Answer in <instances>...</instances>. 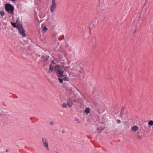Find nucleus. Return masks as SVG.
<instances>
[{"label":"nucleus","instance_id":"f257e3e1","mask_svg":"<svg viewBox=\"0 0 153 153\" xmlns=\"http://www.w3.org/2000/svg\"><path fill=\"white\" fill-rule=\"evenodd\" d=\"M69 67H65L64 65H56L54 67V70L56 73L59 82L62 83L63 80L68 81V78L67 76V74L64 71L69 72L68 69L70 68Z\"/></svg>","mask_w":153,"mask_h":153},{"label":"nucleus","instance_id":"f03ea898","mask_svg":"<svg viewBox=\"0 0 153 153\" xmlns=\"http://www.w3.org/2000/svg\"><path fill=\"white\" fill-rule=\"evenodd\" d=\"M5 9L6 11L11 16L13 14L14 7L11 4L7 3L5 4Z\"/></svg>","mask_w":153,"mask_h":153},{"label":"nucleus","instance_id":"7ed1b4c3","mask_svg":"<svg viewBox=\"0 0 153 153\" xmlns=\"http://www.w3.org/2000/svg\"><path fill=\"white\" fill-rule=\"evenodd\" d=\"M42 141L44 147L48 150H49V149L48 147V141L47 139L44 137L42 138Z\"/></svg>","mask_w":153,"mask_h":153},{"label":"nucleus","instance_id":"20e7f679","mask_svg":"<svg viewBox=\"0 0 153 153\" xmlns=\"http://www.w3.org/2000/svg\"><path fill=\"white\" fill-rule=\"evenodd\" d=\"M52 5L50 7V10L51 13H53L55 9L57 3L56 2V0H52Z\"/></svg>","mask_w":153,"mask_h":153},{"label":"nucleus","instance_id":"39448f33","mask_svg":"<svg viewBox=\"0 0 153 153\" xmlns=\"http://www.w3.org/2000/svg\"><path fill=\"white\" fill-rule=\"evenodd\" d=\"M17 28L18 29L19 33L22 35L23 37H25L26 36L25 33V30L22 26H19L17 27Z\"/></svg>","mask_w":153,"mask_h":153},{"label":"nucleus","instance_id":"423d86ee","mask_svg":"<svg viewBox=\"0 0 153 153\" xmlns=\"http://www.w3.org/2000/svg\"><path fill=\"white\" fill-rule=\"evenodd\" d=\"M73 100L70 98H69L67 100V104L69 108L72 107L73 104Z\"/></svg>","mask_w":153,"mask_h":153},{"label":"nucleus","instance_id":"0eeeda50","mask_svg":"<svg viewBox=\"0 0 153 153\" xmlns=\"http://www.w3.org/2000/svg\"><path fill=\"white\" fill-rule=\"evenodd\" d=\"M105 128V127L102 126L98 127L97 129V133H101Z\"/></svg>","mask_w":153,"mask_h":153},{"label":"nucleus","instance_id":"6e6552de","mask_svg":"<svg viewBox=\"0 0 153 153\" xmlns=\"http://www.w3.org/2000/svg\"><path fill=\"white\" fill-rule=\"evenodd\" d=\"M16 25L17 27H18V26H19V25H22V24L20 23V20L19 18H17L16 22Z\"/></svg>","mask_w":153,"mask_h":153},{"label":"nucleus","instance_id":"1a4fd4ad","mask_svg":"<svg viewBox=\"0 0 153 153\" xmlns=\"http://www.w3.org/2000/svg\"><path fill=\"white\" fill-rule=\"evenodd\" d=\"M138 129V127L137 126H133L131 128V130L133 131H136Z\"/></svg>","mask_w":153,"mask_h":153},{"label":"nucleus","instance_id":"9d476101","mask_svg":"<svg viewBox=\"0 0 153 153\" xmlns=\"http://www.w3.org/2000/svg\"><path fill=\"white\" fill-rule=\"evenodd\" d=\"M53 66L51 65H49V69L48 70V72L50 73H51L53 70Z\"/></svg>","mask_w":153,"mask_h":153},{"label":"nucleus","instance_id":"9b49d317","mask_svg":"<svg viewBox=\"0 0 153 153\" xmlns=\"http://www.w3.org/2000/svg\"><path fill=\"white\" fill-rule=\"evenodd\" d=\"M59 57L61 61H64L66 59L65 57V56H62L61 55H59Z\"/></svg>","mask_w":153,"mask_h":153},{"label":"nucleus","instance_id":"f8f14e48","mask_svg":"<svg viewBox=\"0 0 153 153\" xmlns=\"http://www.w3.org/2000/svg\"><path fill=\"white\" fill-rule=\"evenodd\" d=\"M124 108H125L124 107H122L121 111L120 112V117H121V118H122V116H123V110H124Z\"/></svg>","mask_w":153,"mask_h":153},{"label":"nucleus","instance_id":"ddd939ff","mask_svg":"<svg viewBox=\"0 0 153 153\" xmlns=\"http://www.w3.org/2000/svg\"><path fill=\"white\" fill-rule=\"evenodd\" d=\"M90 109L89 108H86L85 110V112L87 114L89 113Z\"/></svg>","mask_w":153,"mask_h":153},{"label":"nucleus","instance_id":"4468645a","mask_svg":"<svg viewBox=\"0 0 153 153\" xmlns=\"http://www.w3.org/2000/svg\"><path fill=\"white\" fill-rule=\"evenodd\" d=\"M124 124L126 126L127 128H128L129 127V124L127 122H124Z\"/></svg>","mask_w":153,"mask_h":153},{"label":"nucleus","instance_id":"2eb2a0df","mask_svg":"<svg viewBox=\"0 0 153 153\" xmlns=\"http://www.w3.org/2000/svg\"><path fill=\"white\" fill-rule=\"evenodd\" d=\"M62 108H67V104L65 103H63L62 105Z\"/></svg>","mask_w":153,"mask_h":153},{"label":"nucleus","instance_id":"dca6fc26","mask_svg":"<svg viewBox=\"0 0 153 153\" xmlns=\"http://www.w3.org/2000/svg\"><path fill=\"white\" fill-rule=\"evenodd\" d=\"M148 124L149 126H152L153 125V121L150 120L148 122Z\"/></svg>","mask_w":153,"mask_h":153},{"label":"nucleus","instance_id":"f3484780","mask_svg":"<svg viewBox=\"0 0 153 153\" xmlns=\"http://www.w3.org/2000/svg\"><path fill=\"white\" fill-rule=\"evenodd\" d=\"M11 25H12L14 27H16L17 28V26H16V23H13V22H11Z\"/></svg>","mask_w":153,"mask_h":153},{"label":"nucleus","instance_id":"a211bd4d","mask_svg":"<svg viewBox=\"0 0 153 153\" xmlns=\"http://www.w3.org/2000/svg\"><path fill=\"white\" fill-rule=\"evenodd\" d=\"M49 56H46L45 57V59L44 60L45 61H47L49 59Z\"/></svg>","mask_w":153,"mask_h":153},{"label":"nucleus","instance_id":"6ab92c4d","mask_svg":"<svg viewBox=\"0 0 153 153\" xmlns=\"http://www.w3.org/2000/svg\"><path fill=\"white\" fill-rule=\"evenodd\" d=\"M0 14L1 16H3L4 15V13L3 11H1L0 12Z\"/></svg>","mask_w":153,"mask_h":153},{"label":"nucleus","instance_id":"aec40b11","mask_svg":"<svg viewBox=\"0 0 153 153\" xmlns=\"http://www.w3.org/2000/svg\"><path fill=\"white\" fill-rule=\"evenodd\" d=\"M48 30V29L45 27L43 28V29L42 30L43 31H46Z\"/></svg>","mask_w":153,"mask_h":153},{"label":"nucleus","instance_id":"412c9836","mask_svg":"<svg viewBox=\"0 0 153 153\" xmlns=\"http://www.w3.org/2000/svg\"><path fill=\"white\" fill-rule=\"evenodd\" d=\"M25 49L24 48H21V51L22 53H24V52L25 51Z\"/></svg>","mask_w":153,"mask_h":153},{"label":"nucleus","instance_id":"4be33fe9","mask_svg":"<svg viewBox=\"0 0 153 153\" xmlns=\"http://www.w3.org/2000/svg\"><path fill=\"white\" fill-rule=\"evenodd\" d=\"M117 123H121V121L119 120H117Z\"/></svg>","mask_w":153,"mask_h":153},{"label":"nucleus","instance_id":"5701e85b","mask_svg":"<svg viewBox=\"0 0 153 153\" xmlns=\"http://www.w3.org/2000/svg\"><path fill=\"white\" fill-rule=\"evenodd\" d=\"M54 122L53 121L50 122V124L51 125H53L54 124Z\"/></svg>","mask_w":153,"mask_h":153},{"label":"nucleus","instance_id":"b1692460","mask_svg":"<svg viewBox=\"0 0 153 153\" xmlns=\"http://www.w3.org/2000/svg\"><path fill=\"white\" fill-rule=\"evenodd\" d=\"M137 137L139 139H141L142 138L141 137L140 135H137Z\"/></svg>","mask_w":153,"mask_h":153},{"label":"nucleus","instance_id":"393cba45","mask_svg":"<svg viewBox=\"0 0 153 153\" xmlns=\"http://www.w3.org/2000/svg\"><path fill=\"white\" fill-rule=\"evenodd\" d=\"M75 120H76V121L77 122H78V123H80V122H79V120L78 119H76Z\"/></svg>","mask_w":153,"mask_h":153},{"label":"nucleus","instance_id":"a878e982","mask_svg":"<svg viewBox=\"0 0 153 153\" xmlns=\"http://www.w3.org/2000/svg\"><path fill=\"white\" fill-rule=\"evenodd\" d=\"M62 133H63V134H64V133H65V130H62Z\"/></svg>","mask_w":153,"mask_h":153},{"label":"nucleus","instance_id":"bb28decb","mask_svg":"<svg viewBox=\"0 0 153 153\" xmlns=\"http://www.w3.org/2000/svg\"><path fill=\"white\" fill-rule=\"evenodd\" d=\"M9 150H8L7 149H6L5 150V152H8Z\"/></svg>","mask_w":153,"mask_h":153},{"label":"nucleus","instance_id":"cd10ccee","mask_svg":"<svg viewBox=\"0 0 153 153\" xmlns=\"http://www.w3.org/2000/svg\"><path fill=\"white\" fill-rule=\"evenodd\" d=\"M12 1H16V0H11Z\"/></svg>","mask_w":153,"mask_h":153},{"label":"nucleus","instance_id":"c85d7f7f","mask_svg":"<svg viewBox=\"0 0 153 153\" xmlns=\"http://www.w3.org/2000/svg\"><path fill=\"white\" fill-rule=\"evenodd\" d=\"M73 101L74 102H76V100H74Z\"/></svg>","mask_w":153,"mask_h":153},{"label":"nucleus","instance_id":"c756f323","mask_svg":"<svg viewBox=\"0 0 153 153\" xmlns=\"http://www.w3.org/2000/svg\"><path fill=\"white\" fill-rule=\"evenodd\" d=\"M136 31V30H135V31H134V33Z\"/></svg>","mask_w":153,"mask_h":153},{"label":"nucleus","instance_id":"7c9ffc66","mask_svg":"<svg viewBox=\"0 0 153 153\" xmlns=\"http://www.w3.org/2000/svg\"><path fill=\"white\" fill-rule=\"evenodd\" d=\"M52 63H53V60L52 61Z\"/></svg>","mask_w":153,"mask_h":153},{"label":"nucleus","instance_id":"2f4dec72","mask_svg":"<svg viewBox=\"0 0 153 153\" xmlns=\"http://www.w3.org/2000/svg\"><path fill=\"white\" fill-rule=\"evenodd\" d=\"M71 75V73H69V75Z\"/></svg>","mask_w":153,"mask_h":153},{"label":"nucleus","instance_id":"473e14b6","mask_svg":"<svg viewBox=\"0 0 153 153\" xmlns=\"http://www.w3.org/2000/svg\"><path fill=\"white\" fill-rule=\"evenodd\" d=\"M139 18L140 17V16H139Z\"/></svg>","mask_w":153,"mask_h":153},{"label":"nucleus","instance_id":"72a5a7b5","mask_svg":"<svg viewBox=\"0 0 153 153\" xmlns=\"http://www.w3.org/2000/svg\"><path fill=\"white\" fill-rule=\"evenodd\" d=\"M146 2H147V0L146 1Z\"/></svg>","mask_w":153,"mask_h":153}]
</instances>
